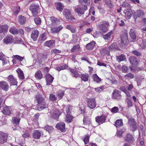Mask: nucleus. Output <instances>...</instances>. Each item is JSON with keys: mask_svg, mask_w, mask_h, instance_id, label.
I'll list each match as a JSON object with an SVG mask.
<instances>
[{"mask_svg": "<svg viewBox=\"0 0 146 146\" xmlns=\"http://www.w3.org/2000/svg\"><path fill=\"white\" fill-rule=\"evenodd\" d=\"M126 117L128 119V123L129 125L130 129L132 131H135L137 129V122L132 118L131 115L129 113L126 114Z\"/></svg>", "mask_w": 146, "mask_h": 146, "instance_id": "obj_1", "label": "nucleus"}, {"mask_svg": "<svg viewBox=\"0 0 146 146\" xmlns=\"http://www.w3.org/2000/svg\"><path fill=\"white\" fill-rule=\"evenodd\" d=\"M88 107L90 109L94 108L97 105L96 101L95 98H88L86 100Z\"/></svg>", "mask_w": 146, "mask_h": 146, "instance_id": "obj_2", "label": "nucleus"}, {"mask_svg": "<svg viewBox=\"0 0 146 146\" xmlns=\"http://www.w3.org/2000/svg\"><path fill=\"white\" fill-rule=\"evenodd\" d=\"M63 14L66 19L71 21H74L75 19L71 15V13L68 9H65L63 11Z\"/></svg>", "mask_w": 146, "mask_h": 146, "instance_id": "obj_3", "label": "nucleus"}, {"mask_svg": "<svg viewBox=\"0 0 146 146\" xmlns=\"http://www.w3.org/2000/svg\"><path fill=\"white\" fill-rule=\"evenodd\" d=\"M30 9L34 16L38 15L40 12L38 5L33 4L30 6Z\"/></svg>", "mask_w": 146, "mask_h": 146, "instance_id": "obj_4", "label": "nucleus"}, {"mask_svg": "<svg viewBox=\"0 0 146 146\" xmlns=\"http://www.w3.org/2000/svg\"><path fill=\"white\" fill-rule=\"evenodd\" d=\"M56 127L61 131L64 132L66 131L65 123L63 122H60L57 123Z\"/></svg>", "mask_w": 146, "mask_h": 146, "instance_id": "obj_5", "label": "nucleus"}, {"mask_svg": "<svg viewBox=\"0 0 146 146\" xmlns=\"http://www.w3.org/2000/svg\"><path fill=\"white\" fill-rule=\"evenodd\" d=\"M95 120L100 125L105 122L106 120V117L103 115L97 116L96 117Z\"/></svg>", "mask_w": 146, "mask_h": 146, "instance_id": "obj_6", "label": "nucleus"}, {"mask_svg": "<svg viewBox=\"0 0 146 146\" xmlns=\"http://www.w3.org/2000/svg\"><path fill=\"white\" fill-rule=\"evenodd\" d=\"M50 25L51 26L56 25L60 23L59 19L54 17H50Z\"/></svg>", "mask_w": 146, "mask_h": 146, "instance_id": "obj_7", "label": "nucleus"}, {"mask_svg": "<svg viewBox=\"0 0 146 146\" xmlns=\"http://www.w3.org/2000/svg\"><path fill=\"white\" fill-rule=\"evenodd\" d=\"M112 96L115 99L120 100L121 97L120 92L118 90H115L112 93Z\"/></svg>", "mask_w": 146, "mask_h": 146, "instance_id": "obj_8", "label": "nucleus"}, {"mask_svg": "<svg viewBox=\"0 0 146 146\" xmlns=\"http://www.w3.org/2000/svg\"><path fill=\"white\" fill-rule=\"evenodd\" d=\"M63 28V27L62 26L60 25L56 27H51V30L52 33L53 34L58 33Z\"/></svg>", "mask_w": 146, "mask_h": 146, "instance_id": "obj_9", "label": "nucleus"}, {"mask_svg": "<svg viewBox=\"0 0 146 146\" xmlns=\"http://www.w3.org/2000/svg\"><path fill=\"white\" fill-rule=\"evenodd\" d=\"M3 40L4 42L7 44L13 42L14 41V38L12 35L6 36L4 38Z\"/></svg>", "mask_w": 146, "mask_h": 146, "instance_id": "obj_10", "label": "nucleus"}, {"mask_svg": "<svg viewBox=\"0 0 146 146\" xmlns=\"http://www.w3.org/2000/svg\"><path fill=\"white\" fill-rule=\"evenodd\" d=\"M55 41L54 40H50L45 42L44 45L50 48L54 47L55 46Z\"/></svg>", "mask_w": 146, "mask_h": 146, "instance_id": "obj_11", "label": "nucleus"}, {"mask_svg": "<svg viewBox=\"0 0 146 146\" xmlns=\"http://www.w3.org/2000/svg\"><path fill=\"white\" fill-rule=\"evenodd\" d=\"M121 42L123 44H126L128 42L127 35L125 33L122 34L121 36Z\"/></svg>", "mask_w": 146, "mask_h": 146, "instance_id": "obj_12", "label": "nucleus"}, {"mask_svg": "<svg viewBox=\"0 0 146 146\" xmlns=\"http://www.w3.org/2000/svg\"><path fill=\"white\" fill-rule=\"evenodd\" d=\"M45 77L47 85L50 84L52 82L54 78L49 74H47Z\"/></svg>", "mask_w": 146, "mask_h": 146, "instance_id": "obj_13", "label": "nucleus"}, {"mask_svg": "<svg viewBox=\"0 0 146 146\" xmlns=\"http://www.w3.org/2000/svg\"><path fill=\"white\" fill-rule=\"evenodd\" d=\"M0 87L5 91H7L9 88V85L8 83L6 82H0Z\"/></svg>", "mask_w": 146, "mask_h": 146, "instance_id": "obj_14", "label": "nucleus"}, {"mask_svg": "<svg viewBox=\"0 0 146 146\" xmlns=\"http://www.w3.org/2000/svg\"><path fill=\"white\" fill-rule=\"evenodd\" d=\"M87 9L86 6H84V8L83 7L78 6L75 9V10L78 14H82L84 13V10H86Z\"/></svg>", "mask_w": 146, "mask_h": 146, "instance_id": "obj_15", "label": "nucleus"}, {"mask_svg": "<svg viewBox=\"0 0 146 146\" xmlns=\"http://www.w3.org/2000/svg\"><path fill=\"white\" fill-rule=\"evenodd\" d=\"M38 34V31L36 30H35L32 31L31 35V37L34 41H35L36 40Z\"/></svg>", "mask_w": 146, "mask_h": 146, "instance_id": "obj_16", "label": "nucleus"}, {"mask_svg": "<svg viewBox=\"0 0 146 146\" xmlns=\"http://www.w3.org/2000/svg\"><path fill=\"white\" fill-rule=\"evenodd\" d=\"M96 42L94 41H92L90 42L87 44L86 46V48L88 50H92L96 46Z\"/></svg>", "mask_w": 146, "mask_h": 146, "instance_id": "obj_17", "label": "nucleus"}, {"mask_svg": "<svg viewBox=\"0 0 146 146\" xmlns=\"http://www.w3.org/2000/svg\"><path fill=\"white\" fill-rule=\"evenodd\" d=\"M7 136L4 133L0 134V144H3L7 142Z\"/></svg>", "mask_w": 146, "mask_h": 146, "instance_id": "obj_18", "label": "nucleus"}, {"mask_svg": "<svg viewBox=\"0 0 146 146\" xmlns=\"http://www.w3.org/2000/svg\"><path fill=\"white\" fill-rule=\"evenodd\" d=\"M11 108L8 106H4L2 112L4 115H9L11 113Z\"/></svg>", "mask_w": 146, "mask_h": 146, "instance_id": "obj_19", "label": "nucleus"}, {"mask_svg": "<svg viewBox=\"0 0 146 146\" xmlns=\"http://www.w3.org/2000/svg\"><path fill=\"white\" fill-rule=\"evenodd\" d=\"M41 132L38 130H35L33 133V137L35 139H39L41 135Z\"/></svg>", "mask_w": 146, "mask_h": 146, "instance_id": "obj_20", "label": "nucleus"}, {"mask_svg": "<svg viewBox=\"0 0 146 146\" xmlns=\"http://www.w3.org/2000/svg\"><path fill=\"white\" fill-rule=\"evenodd\" d=\"M129 60L130 63L133 65H136L138 64V61L137 59L133 56H131L129 58Z\"/></svg>", "mask_w": 146, "mask_h": 146, "instance_id": "obj_21", "label": "nucleus"}, {"mask_svg": "<svg viewBox=\"0 0 146 146\" xmlns=\"http://www.w3.org/2000/svg\"><path fill=\"white\" fill-rule=\"evenodd\" d=\"M61 113V112L58 109H56L52 113L51 115L53 117L56 118L58 117Z\"/></svg>", "mask_w": 146, "mask_h": 146, "instance_id": "obj_22", "label": "nucleus"}, {"mask_svg": "<svg viewBox=\"0 0 146 146\" xmlns=\"http://www.w3.org/2000/svg\"><path fill=\"white\" fill-rule=\"evenodd\" d=\"M141 43L139 44V48H145L146 46V41L145 40H143L141 38L137 40V42L138 43L141 42Z\"/></svg>", "mask_w": 146, "mask_h": 146, "instance_id": "obj_23", "label": "nucleus"}, {"mask_svg": "<svg viewBox=\"0 0 146 146\" xmlns=\"http://www.w3.org/2000/svg\"><path fill=\"white\" fill-rule=\"evenodd\" d=\"M16 71L18 73L19 79L22 80L24 79V76L23 72L20 68L16 70Z\"/></svg>", "mask_w": 146, "mask_h": 146, "instance_id": "obj_24", "label": "nucleus"}, {"mask_svg": "<svg viewBox=\"0 0 146 146\" xmlns=\"http://www.w3.org/2000/svg\"><path fill=\"white\" fill-rule=\"evenodd\" d=\"M123 12L128 19H129L132 16V11L131 10H125Z\"/></svg>", "mask_w": 146, "mask_h": 146, "instance_id": "obj_25", "label": "nucleus"}, {"mask_svg": "<svg viewBox=\"0 0 146 146\" xmlns=\"http://www.w3.org/2000/svg\"><path fill=\"white\" fill-rule=\"evenodd\" d=\"M92 77L94 81L97 83H100L102 80L101 78H99L96 74H94Z\"/></svg>", "mask_w": 146, "mask_h": 146, "instance_id": "obj_26", "label": "nucleus"}, {"mask_svg": "<svg viewBox=\"0 0 146 146\" xmlns=\"http://www.w3.org/2000/svg\"><path fill=\"white\" fill-rule=\"evenodd\" d=\"M75 68L76 69V70L75 69H72L70 68H69L70 69V71L71 72V73H72V74L73 75L74 77L76 78H77L79 76V74L78 73L77 71L76 70H78L77 69H78V70H80V69H79V68H76V67H75Z\"/></svg>", "mask_w": 146, "mask_h": 146, "instance_id": "obj_27", "label": "nucleus"}, {"mask_svg": "<svg viewBox=\"0 0 146 146\" xmlns=\"http://www.w3.org/2000/svg\"><path fill=\"white\" fill-rule=\"evenodd\" d=\"M9 79L12 85H17V81L16 80L13 76H9Z\"/></svg>", "mask_w": 146, "mask_h": 146, "instance_id": "obj_28", "label": "nucleus"}, {"mask_svg": "<svg viewBox=\"0 0 146 146\" xmlns=\"http://www.w3.org/2000/svg\"><path fill=\"white\" fill-rule=\"evenodd\" d=\"M8 29L7 25H4L0 26V34L6 32Z\"/></svg>", "mask_w": 146, "mask_h": 146, "instance_id": "obj_29", "label": "nucleus"}, {"mask_svg": "<svg viewBox=\"0 0 146 146\" xmlns=\"http://www.w3.org/2000/svg\"><path fill=\"white\" fill-rule=\"evenodd\" d=\"M35 98L37 100L38 104L45 102L44 101V99L39 94L36 95Z\"/></svg>", "mask_w": 146, "mask_h": 146, "instance_id": "obj_30", "label": "nucleus"}, {"mask_svg": "<svg viewBox=\"0 0 146 146\" xmlns=\"http://www.w3.org/2000/svg\"><path fill=\"white\" fill-rule=\"evenodd\" d=\"M81 80L85 82L87 81L89 78V74L87 73L82 74L80 76Z\"/></svg>", "mask_w": 146, "mask_h": 146, "instance_id": "obj_31", "label": "nucleus"}, {"mask_svg": "<svg viewBox=\"0 0 146 146\" xmlns=\"http://www.w3.org/2000/svg\"><path fill=\"white\" fill-rule=\"evenodd\" d=\"M129 33L130 36L131 38L133 39V41H134L136 38V35L135 31L133 29H131Z\"/></svg>", "mask_w": 146, "mask_h": 146, "instance_id": "obj_32", "label": "nucleus"}, {"mask_svg": "<svg viewBox=\"0 0 146 146\" xmlns=\"http://www.w3.org/2000/svg\"><path fill=\"white\" fill-rule=\"evenodd\" d=\"M68 68H69L68 66L66 64H65L56 67L55 69L58 71H60L65 69H68Z\"/></svg>", "mask_w": 146, "mask_h": 146, "instance_id": "obj_33", "label": "nucleus"}, {"mask_svg": "<svg viewBox=\"0 0 146 146\" xmlns=\"http://www.w3.org/2000/svg\"><path fill=\"white\" fill-rule=\"evenodd\" d=\"M0 60L3 61L5 63H6L7 60V57L2 52H0Z\"/></svg>", "mask_w": 146, "mask_h": 146, "instance_id": "obj_34", "label": "nucleus"}, {"mask_svg": "<svg viewBox=\"0 0 146 146\" xmlns=\"http://www.w3.org/2000/svg\"><path fill=\"white\" fill-rule=\"evenodd\" d=\"M35 77L37 79L39 80L41 79L42 77V75L41 71L38 70L35 74Z\"/></svg>", "mask_w": 146, "mask_h": 146, "instance_id": "obj_35", "label": "nucleus"}, {"mask_svg": "<svg viewBox=\"0 0 146 146\" xmlns=\"http://www.w3.org/2000/svg\"><path fill=\"white\" fill-rule=\"evenodd\" d=\"M56 9L60 11H62L63 8L62 4L61 3H56Z\"/></svg>", "mask_w": 146, "mask_h": 146, "instance_id": "obj_36", "label": "nucleus"}, {"mask_svg": "<svg viewBox=\"0 0 146 146\" xmlns=\"http://www.w3.org/2000/svg\"><path fill=\"white\" fill-rule=\"evenodd\" d=\"M100 31L102 32H104L107 30V28L106 25L104 24H101L100 26Z\"/></svg>", "mask_w": 146, "mask_h": 146, "instance_id": "obj_37", "label": "nucleus"}, {"mask_svg": "<svg viewBox=\"0 0 146 146\" xmlns=\"http://www.w3.org/2000/svg\"><path fill=\"white\" fill-rule=\"evenodd\" d=\"M47 106V104L45 102H43L42 103H41V104H39L38 105V107L40 108V110H42L46 108Z\"/></svg>", "mask_w": 146, "mask_h": 146, "instance_id": "obj_38", "label": "nucleus"}, {"mask_svg": "<svg viewBox=\"0 0 146 146\" xmlns=\"http://www.w3.org/2000/svg\"><path fill=\"white\" fill-rule=\"evenodd\" d=\"M12 120L13 123L14 125H17L19 124L20 120V118L13 117L12 118Z\"/></svg>", "mask_w": 146, "mask_h": 146, "instance_id": "obj_39", "label": "nucleus"}, {"mask_svg": "<svg viewBox=\"0 0 146 146\" xmlns=\"http://www.w3.org/2000/svg\"><path fill=\"white\" fill-rule=\"evenodd\" d=\"M9 32L13 35H15L18 33V30L14 27H11L9 30Z\"/></svg>", "mask_w": 146, "mask_h": 146, "instance_id": "obj_40", "label": "nucleus"}, {"mask_svg": "<svg viewBox=\"0 0 146 146\" xmlns=\"http://www.w3.org/2000/svg\"><path fill=\"white\" fill-rule=\"evenodd\" d=\"M48 35V33H43L40 36L41 40L43 41L47 39Z\"/></svg>", "mask_w": 146, "mask_h": 146, "instance_id": "obj_41", "label": "nucleus"}, {"mask_svg": "<svg viewBox=\"0 0 146 146\" xmlns=\"http://www.w3.org/2000/svg\"><path fill=\"white\" fill-rule=\"evenodd\" d=\"M26 21V18L24 16L20 15L19 17V22L21 24H23Z\"/></svg>", "mask_w": 146, "mask_h": 146, "instance_id": "obj_42", "label": "nucleus"}, {"mask_svg": "<svg viewBox=\"0 0 146 146\" xmlns=\"http://www.w3.org/2000/svg\"><path fill=\"white\" fill-rule=\"evenodd\" d=\"M66 29L70 30L71 31V32L73 33H74L76 32V30L75 28L74 27L71 25H67L66 26Z\"/></svg>", "mask_w": 146, "mask_h": 146, "instance_id": "obj_43", "label": "nucleus"}, {"mask_svg": "<svg viewBox=\"0 0 146 146\" xmlns=\"http://www.w3.org/2000/svg\"><path fill=\"white\" fill-rule=\"evenodd\" d=\"M13 57V62L15 60H18L20 61H21L24 58V57H21L18 55H14Z\"/></svg>", "mask_w": 146, "mask_h": 146, "instance_id": "obj_44", "label": "nucleus"}, {"mask_svg": "<svg viewBox=\"0 0 146 146\" xmlns=\"http://www.w3.org/2000/svg\"><path fill=\"white\" fill-rule=\"evenodd\" d=\"M134 138L133 136L130 134H128L127 136L126 140L129 142H133L134 141Z\"/></svg>", "mask_w": 146, "mask_h": 146, "instance_id": "obj_45", "label": "nucleus"}, {"mask_svg": "<svg viewBox=\"0 0 146 146\" xmlns=\"http://www.w3.org/2000/svg\"><path fill=\"white\" fill-rule=\"evenodd\" d=\"M72 108V107L70 105H68L65 107L66 115L70 114V111Z\"/></svg>", "mask_w": 146, "mask_h": 146, "instance_id": "obj_46", "label": "nucleus"}, {"mask_svg": "<svg viewBox=\"0 0 146 146\" xmlns=\"http://www.w3.org/2000/svg\"><path fill=\"white\" fill-rule=\"evenodd\" d=\"M73 118V117L70 114L66 115V121L67 123H69L71 122Z\"/></svg>", "mask_w": 146, "mask_h": 146, "instance_id": "obj_47", "label": "nucleus"}, {"mask_svg": "<svg viewBox=\"0 0 146 146\" xmlns=\"http://www.w3.org/2000/svg\"><path fill=\"white\" fill-rule=\"evenodd\" d=\"M125 59V57L124 55L121 54L118 56H117V60L119 62L121 61H123Z\"/></svg>", "mask_w": 146, "mask_h": 146, "instance_id": "obj_48", "label": "nucleus"}, {"mask_svg": "<svg viewBox=\"0 0 146 146\" xmlns=\"http://www.w3.org/2000/svg\"><path fill=\"white\" fill-rule=\"evenodd\" d=\"M20 8L19 7H13L12 11L15 15H17L20 11Z\"/></svg>", "mask_w": 146, "mask_h": 146, "instance_id": "obj_49", "label": "nucleus"}, {"mask_svg": "<svg viewBox=\"0 0 146 146\" xmlns=\"http://www.w3.org/2000/svg\"><path fill=\"white\" fill-rule=\"evenodd\" d=\"M123 124V123L122 120L119 119L116 121L115 125L116 127H119L122 126Z\"/></svg>", "mask_w": 146, "mask_h": 146, "instance_id": "obj_50", "label": "nucleus"}, {"mask_svg": "<svg viewBox=\"0 0 146 146\" xmlns=\"http://www.w3.org/2000/svg\"><path fill=\"white\" fill-rule=\"evenodd\" d=\"M44 129L48 131L49 133H51L53 130V128L52 126L47 125L44 127Z\"/></svg>", "mask_w": 146, "mask_h": 146, "instance_id": "obj_51", "label": "nucleus"}, {"mask_svg": "<svg viewBox=\"0 0 146 146\" xmlns=\"http://www.w3.org/2000/svg\"><path fill=\"white\" fill-rule=\"evenodd\" d=\"M144 14V13L143 11L140 10H137L136 12V15L137 16V17H139L142 16Z\"/></svg>", "mask_w": 146, "mask_h": 146, "instance_id": "obj_52", "label": "nucleus"}, {"mask_svg": "<svg viewBox=\"0 0 146 146\" xmlns=\"http://www.w3.org/2000/svg\"><path fill=\"white\" fill-rule=\"evenodd\" d=\"M84 123V125H89L90 123V119H89L88 117H86L84 116V119H83Z\"/></svg>", "mask_w": 146, "mask_h": 146, "instance_id": "obj_53", "label": "nucleus"}, {"mask_svg": "<svg viewBox=\"0 0 146 146\" xmlns=\"http://www.w3.org/2000/svg\"><path fill=\"white\" fill-rule=\"evenodd\" d=\"M112 31L108 33L107 34L104 35L103 37L105 40H109L110 38V36L112 34Z\"/></svg>", "mask_w": 146, "mask_h": 146, "instance_id": "obj_54", "label": "nucleus"}, {"mask_svg": "<svg viewBox=\"0 0 146 146\" xmlns=\"http://www.w3.org/2000/svg\"><path fill=\"white\" fill-rule=\"evenodd\" d=\"M85 106L84 104H82L80 105V110L81 113L83 114L85 113Z\"/></svg>", "mask_w": 146, "mask_h": 146, "instance_id": "obj_55", "label": "nucleus"}, {"mask_svg": "<svg viewBox=\"0 0 146 146\" xmlns=\"http://www.w3.org/2000/svg\"><path fill=\"white\" fill-rule=\"evenodd\" d=\"M79 48L80 46L78 44H77L74 46L71 51L72 52H76L79 50Z\"/></svg>", "mask_w": 146, "mask_h": 146, "instance_id": "obj_56", "label": "nucleus"}, {"mask_svg": "<svg viewBox=\"0 0 146 146\" xmlns=\"http://www.w3.org/2000/svg\"><path fill=\"white\" fill-rule=\"evenodd\" d=\"M104 89V86H102L95 88V91L97 93H100Z\"/></svg>", "mask_w": 146, "mask_h": 146, "instance_id": "obj_57", "label": "nucleus"}, {"mask_svg": "<svg viewBox=\"0 0 146 146\" xmlns=\"http://www.w3.org/2000/svg\"><path fill=\"white\" fill-rule=\"evenodd\" d=\"M64 92L63 91H60L58 92L57 95L58 96V98L60 99L64 96Z\"/></svg>", "mask_w": 146, "mask_h": 146, "instance_id": "obj_58", "label": "nucleus"}, {"mask_svg": "<svg viewBox=\"0 0 146 146\" xmlns=\"http://www.w3.org/2000/svg\"><path fill=\"white\" fill-rule=\"evenodd\" d=\"M34 21L35 24L37 25L40 24L41 21L40 19L38 17L35 18L34 19Z\"/></svg>", "mask_w": 146, "mask_h": 146, "instance_id": "obj_59", "label": "nucleus"}, {"mask_svg": "<svg viewBox=\"0 0 146 146\" xmlns=\"http://www.w3.org/2000/svg\"><path fill=\"white\" fill-rule=\"evenodd\" d=\"M49 99L50 100L54 101L56 100V98L55 95L51 94H50Z\"/></svg>", "mask_w": 146, "mask_h": 146, "instance_id": "obj_60", "label": "nucleus"}, {"mask_svg": "<svg viewBox=\"0 0 146 146\" xmlns=\"http://www.w3.org/2000/svg\"><path fill=\"white\" fill-rule=\"evenodd\" d=\"M117 45L115 44L114 43L112 44L109 47V48L110 50H113L117 49Z\"/></svg>", "mask_w": 146, "mask_h": 146, "instance_id": "obj_61", "label": "nucleus"}, {"mask_svg": "<svg viewBox=\"0 0 146 146\" xmlns=\"http://www.w3.org/2000/svg\"><path fill=\"white\" fill-rule=\"evenodd\" d=\"M39 115V113H37L35 114L34 116V119L33 121L36 123H37V120Z\"/></svg>", "mask_w": 146, "mask_h": 146, "instance_id": "obj_62", "label": "nucleus"}, {"mask_svg": "<svg viewBox=\"0 0 146 146\" xmlns=\"http://www.w3.org/2000/svg\"><path fill=\"white\" fill-rule=\"evenodd\" d=\"M61 51L60 50L57 49H53L51 50V53L52 54H58L60 53Z\"/></svg>", "mask_w": 146, "mask_h": 146, "instance_id": "obj_63", "label": "nucleus"}, {"mask_svg": "<svg viewBox=\"0 0 146 146\" xmlns=\"http://www.w3.org/2000/svg\"><path fill=\"white\" fill-rule=\"evenodd\" d=\"M124 131V129H120L117 131V135L119 137L121 136L122 134Z\"/></svg>", "mask_w": 146, "mask_h": 146, "instance_id": "obj_64", "label": "nucleus"}]
</instances>
